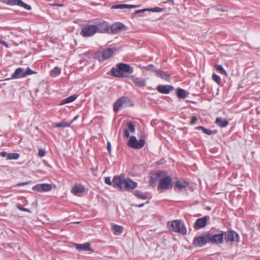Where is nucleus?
<instances>
[{
  "mask_svg": "<svg viewBox=\"0 0 260 260\" xmlns=\"http://www.w3.org/2000/svg\"><path fill=\"white\" fill-rule=\"evenodd\" d=\"M113 187L122 191H130L138 187V183L131 179H125L123 175H120L114 177Z\"/></svg>",
  "mask_w": 260,
  "mask_h": 260,
  "instance_id": "1",
  "label": "nucleus"
},
{
  "mask_svg": "<svg viewBox=\"0 0 260 260\" xmlns=\"http://www.w3.org/2000/svg\"><path fill=\"white\" fill-rule=\"evenodd\" d=\"M168 226L170 230L176 233L185 235L186 234L187 230L184 224L180 220H173L170 224L168 223Z\"/></svg>",
  "mask_w": 260,
  "mask_h": 260,
  "instance_id": "2",
  "label": "nucleus"
},
{
  "mask_svg": "<svg viewBox=\"0 0 260 260\" xmlns=\"http://www.w3.org/2000/svg\"><path fill=\"white\" fill-rule=\"evenodd\" d=\"M172 179L167 174L161 176L159 179V185L158 186V190H167L169 189L172 186Z\"/></svg>",
  "mask_w": 260,
  "mask_h": 260,
  "instance_id": "3",
  "label": "nucleus"
},
{
  "mask_svg": "<svg viewBox=\"0 0 260 260\" xmlns=\"http://www.w3.org/2000/svg\"><path fill=\"white\" fill-rule=\"evenodd\" d=\"M96 32L101 34L110 32V25L104 20L99 21L96 24H94Z\"/></svg>",
  "mask_w": 260,
  "mask_h": 260,
  "instance_id": "4",
  "label": "nucleus"
},
{
  "mask_svg": "<svg viewBox=\"0 0 260 260\" xmlns=\"http://www.w3.org/2000/svg\"><path fill=\"white\" fill-rule=\"evenodd\" d=\"M95 28L93 24L85 25L82 28L80 35L84 38L92 37L96 33Z\"/></svg>",
  "mask_w": 260,
  "mask_h": 260,
  "instance_id": "5",
  "label": "nucleus"
},
{
  "mask_svg": "<svg viewBox=\"0 0 260 260\" xmlns=\"http://www.w3.org/2000/svg\"><path fill=\"white\" fill-rule=\"evenodd\" d=\"M145 144V141L144 139H141L139 141H138L136 137L135 136H132L128 142V145L133 148L135 149H141Z\"/></svg>",
  "mask_w": 260,
  "mask_h": 260,
  "instance_id": "6",
  "label": "nucleus"
},
{
  "mask_svg": "<svg viewBox=\"0 0 260 260\" xmlns=\"http://www.w3.org/2000/svg\"><path fill=\"white\" fill-rule=\"evenodd\" d=\"M225 239L228 243L233 244L234 241L239 242L240 237L238 233L234 231H229L224 233Z\"/></svg>",
  "mask_w": 260,
  "mask_h": 260,
  "instance_id": "7",
  "label": "nucleus"
},
{
  "mask_svg": "<svg viewBox=\"0 0 260 260\" xmlns=\"http://www.w3.org/2000/svg\"><path fill=\"white\" fill-rule=\"evenodd\" d=\"M208 235L209 242L212 244H219L223 241L224 232L221 231L220 233L214 234L213 235Z\"/></svg>",
  "mask_w": 260,
  "mask_h": 260,
  "instance_id": "8",
  "label": "nucleus"
},
{
  "mask_svg": "<svg viewBox=\"0 0 260 260\" xmlns=\"http://www.w3.org/2000/svg\"><path fill=\"white\" fill-rule=\"evenodd\" d=\"M209 242L208 235L200 236L194 238L193 244L195 246L202 247Z\"/></svg>",
  "mask_w": 260,
  "mask_h": 260,
  "instance_id": "9",
  "label": "nucleus"
},
{
  "mask_svg": "<svg viewBox=\"0 0 260 260\" xmlns=\"http://www.w3.org/2000/svg\"><path fill=\"white\" fill-rule=\"evenodd\" d=\"M71 192L76 196L81 197L84 194L85 188L82 184H75L72 187Z\"/></svg>",
  "mask_w": 260,
  "mask_h": 260,
  "instance_id": "10",
  "label": "nucleus"
},
{
  "mask_svg": "<svg viewBox=\"0 0 260 260\" xmlns=\"http://www.w3.org/2000/svg\"><path fill=\"white\" fill-rule=\"evenodd\" d=\"M209 219V216H205L202 218L197 219L194 224V228L196 230L205 228L207 223V221Z\"/></svg>",
  "mask_w": 260,
  "mask_h": 260,
  "instance_id": "11",
  "label": "nucleus"
},
{
  "mask_svg": "<svg viewBox=\"0 0 260 260\" xmlns=\"http://www.w3.org/2000/svg\"><path fill=\"white\" fill-rule=\"evenodd\" d=\"M51 189V185L47 183L38 184L32 187L33 190L38 192L48 191Z\"/></svg>",
  "mask_w": 260,
  "mask_h": 260,
  "instance_id": "12",
  "label": "nucleus"
},
{
  "mask_svg": "<svg viewBox=\"0 0 260 260\" xmlns=\"http://www.w3.org/2000/svg\"><path fill=\"white\" fill-rule=\"evenodd\" d=\"M166 174V172L165 171H159L153 175H152L150 177V179L149 181L150 184L154 187L155 185V183L158 179H160L161 176H164Z\"/></svg>",
  "mask_w": 260,
  "mask_h": 260,
  "instance_id": "13",
  "label": "nucleus"
},
{
  "mask_svg": "<svg viewBox=\"0 0 260 260\" xmlns=\"http://www.w3.org/2000/svg\"><path fill=\"white\" fill-rule=\"evenodd\" d=\"M7 1L8 4L9 5H17L27 10H30L31 9V7L30 5L23 3L21 0H7Z\"/></svg>",
  "mask_w": 260,
  "mask_h": 260,
  "instance_id": "14",
  "label": "nucleus"
},
{
  "mask_svg": "<svg viewBox=\"0 0 260 260\" xmlns=\"http://www.w3.org/2000/svg\"><path fill=\"white\" fill-rule=\"evenodd\" d=\"M174 87L169 85H160L157 87V91L162 94H168L172 91Z\"/></svg>",
  "mask_w": 260,
  "mask_h": 260,
  "instance_id": "15",
  "label": "nucleus"
},
{
  "mask_svg": "<svg viewBox=\"0 0 260 260\" xmlns=\"http://www.w3.org/2000/svg\"><path fill=\"white\" fill-rule=\"evenodd\" d=\"M126 98L122 96L119 98L114 104L113 109L116 112H117L122 107L123 105L126 101Z\"/></svg>",
  "mask_w": 260,
  "mask_h": 260,
  "instance_id": "16",
  "label": "nucleus"
},
{
  "mask_svg": "<svg viewBox=\"0 0 260 260\" xmlns=\"http://www.w3.org/2000/svg\"><path fill=\"white\" fill-rule=\"evenodd\" d=\"M131 79H132V81H133V83L136 86H137L138 87H139L141 88H143L146 85V82L145 80H144L142 78L135 77V76H132L131 77Z\"/></svg>",
  "mask_w": 260,
  "mask_h": 260,
  "instance_id": "17",
  "label": "nucleus"
},
{
  "mask_svg": "<svg viewBox=\"0 0 260 260\" xmlns=\"http://www.w3.org/2000/svg\"><path fill=\"white\" fill-rule=\"evenodd\" d=\"M24 77V70L22 68H18L15 70L10 79H19Z\"/></svg>",
  "mask_w": 260,
  "mask_h": 260,
  "instance_id": "18",
  "label": "nucleus"
},
{
  "mask_svg": "<svg viewBox=\"0 0 260 260\" xmlns=\"http://www.w3.org/2000/svg\"><path fill=\"white\" fill-rule=\"evenodd\" d=\"M124 27V25L122 23L117 22L110 26V31L112 34H116L121 30Z\"/></svg>",
  "mask_w": 260,
  "mask_h": 260,
  "instance_id": "19",
  "label": "nucleus"
},
{
  "mask_svg": "<svg viewBox=\"0 0 260 260\" xmlns=\"http://www.w3.org/2000/svg\"><path fill=\"white\" fill-rule=\"evenodd\" d=\"M117 67L119 69L122 73L128 72L132 73L133 72V69L128 64L120 63L117 65Z\"/></svg>",
  "mask_w": 260,
  "mask_h": 260,
  "instance_id": "20",
  "label": "nucleus"
},
{
  "mask_svg": "<svg viewBox=\"0 0 260 260\" xmlns=\"http://www.w3.org/2000/svg\"><path fill=\"white\" fill-rule=\"evenodd\" d=\"M127 128L124 130V136L129 138L130 132L134 133L135 132V125L132 122H128L127 124Z\"/></svg>",
  "mask_w": 260,
  "mask_h": 260,
  "instance_id": "21",
  "label": "nucleus"
},
{
  "mask_svg": "<svg viewBox=\"0 0 260 260\" xmlns=\"http://www.w3.org/2000/svg\"><path fill=\"white\" fill-rule=\"evenodd\" d=\"M76 248L79 251H89L90 250V244L89 243H85L84 244H75Z\"/></svg>",
  "mask_w": 260,
  "mask_h": 260,
  "instance_id": "22",
  "label": "nucleus"
},
{
  "mask_svg": "<svg viewBox=\"0 0 260 260\" xmlns=\"http://www.w3.org/2000/svg\"><path fill=\"white\" fill-rule=\"evenodd\" d=\"M154 71L156 74V76L160 77L162 79L165 80L166 81L169 80L170 75L166 72L160 70H155Z\"/></svg>",
  "mask_w": 260,
  "mask_h": 260,
  "instance_id": "23",
  "label": "nucleus"
},
{
  "mask_svg": "<svg viewBox=\"0 0 260 260\" xmlns=\"http://www.w3.org/2000/svg\"><path fill=\"white\" fill-rule=\"evenodd\" d=\"M215 123L221 127H225L229 124V121L225 118L217 117L215 120Z\"/></svg>",
  "mask_w": 260,
  "mask_h": 260,
  "instance_id": "24",
  "label": "nucleus"
},
{
  "mask_svg": "<svg viewBox=\"0 0 260 260\" xmlns=\"http://www.w3.org/2000/svg\"><path fill=\"white\" fill-rule=\"evenodd\" d=\"M115 50L112 48H108L104 50L102 52V57L105 59L110 58L114 54Z\"/></svg>",
  "mask_w": 260,
  "mask_h": 260,
  "instance_id": "25",
  "label": "nucleus"
},
{
  "mask_svg": "<svg viewBox=\"0 0 260 260\" xmlns=\"http://www.w3.org/2000/svg\"><path fill=\"white\" fill-rule=\"evenodd\" d=\"M123 228L122 226L112 224V230L115 235H119L123 232Z\"/></svg>",
  "mask_w": 260,
  "mask_h": 260,
  "instance_id": "26",
  "label": "nucleus"
},
{
  "mask_svg": "<svg viewBox=\"0 0 260 260\" xmlns=\"http://www.w3.org/2000/svg\"><path fill=\"white\" fill-rule=\"evenodd\" d=\"M189 185V183L185 181L177 180L175 183V187L179 189L184 188Z\"/></svg>",
  "mask_w": 260,
  "mask_h": 260,
  "instance_id": "27",
  "label": "nucleus"
},
{
  "mask_svg": "<svg viewBox=\"0 0 260 260\" xmlns=\"http://www.w3.org/2000/svg\"><path fill=\"white\" fill-rule=\"evenodd\" d=\"M111 73L113 76L116 77H123L124 74L122 73L119 69L117 67L116 68H113L111 70Z\"/></svg>",
  "mask_w": 260,
  "mask_h": 260,
  "instance_id": "28",
  "label": "nucleus"
},
{
  "mask_svg": "<svg viewBox=\"0 0 260 260\" xmlns=\"http://www.w3.org/2000/svg\"><path fill=\"white\" fill-rule=\"evenodd\" d=\"M77 98V95H75V94L70 96L67 98L66 99L62 100L61 101L60 104L63 105L65 104L73 102L76 100Z\"/></svg>",
  "mask_w": 260,
  "mask_h": 260,
  "instance_id": "29",
  "label": "nucleus"
},
{
  "mask_svg": "<svg viewBox=\"0 0 260 260\" xmlns=\"http://www.w3.org/2000/svg\"><path fill=\"white\" fill-rule=\"evenodd\" d=\"M177 95L179 98L185 99L187 96L188 94L184 89L179 88L177 91Z\"/></svg>",
  "mask_w": 260,
  "mask_h": 260,
  "instance_id": "30",
  "label": "nucleus"
},
{
  "mask_svg": "<svg viewBox=\"0 0 260 260\" xmlns=\"http://www.w3.org/2000/svg\"><path fill=\"white\" fill-rule=\"evenodd\" d=\"M134 194L138 199L142 200H146L147 199V195L139 190L135 191Z\"/></svg>",
  "mask_w": 260,
  "mask_h": 260,
  "instance_id": "31",
  "label": "nucleus"
},
{
  "mask_svg": "<svg viewBox=\"0 0 260 260\" xmlns=\"http://www.w3.org/2000/svg\"><path fill=\"white\" fill-rule=\"evenodd\" d=\"M71 124V122H69L65 120H62L60 123H57L56 124H55L54 127L56 128H57V127L65 128V127H69Z\"/></svg>",
  "mask_w": 260,
  "mask_h": 260,
  "instance_id": "32",
  "label": "nucleus"
},
{
  "mask_svg": "<svg viewBox=\"0 0 260 260\" xmlns=\"http://www.w3.org/2000/svg\"><path fill=\"white\" fill-rule=\"evenodd\" d=\"M61 73V68L58 67H55L51 71V75L52 76L56 77L59 75Z\"/></svg>",
  "mask_w": 260,
  "mask_h": 260,
  "instance_id": "33",
  "label": "nucleus"
},
{
  "mask_svg": "<svg viewBox=\"0 0 260 260\" xmlns=\"http://www.w3.org/2000/svg\"><path fill=\"white\" fill-rule=\"evenodd\" d=\"M20 155L17 153H10L8 155L7 160H16L19 158Z\"/></svg>",
  "mask_w": 260,
  "mask_h": 260,
  "instance_id": "34",
  "label": "nucleus"
},
{
  "mask_svg": "<svg viewBox=\"0 0 260 260\" xmlns=\"http://www.w3.org/2000/svg\"><path fill=\"white\" fill-rule=\"evenodd\" d=\"M196 128L197 129H201L204 134L208 135H211L212 134V131L210 129L206 128L202 126H198Z\"/></svg>",
  "mask_w": 260,
  "mask_h": 260,
  "instance_id": "35",
  "label": "nucleus"
},
{
  "mask_svg": "<svg viewBox=\"0 0 260 260\" xmlns=\"http://www.w3.org/2000/svg\"><path fill=\"white\" fill-rule=\"evenodd\" d=\"M127 4H119V5H115L112 7V9H127Z\"/></svg>",
  "mask_w": 260,
  "mask_h": 260,
  "instance_id": "36",
  "label": "nucleus"
},
{
  "mask_svg": "<svg viewBox=\"0 0 260 260\" xmlns=\"http://www.w3.org/2000/svg\"><path fill=\"white\" fill-rule=\"evenodd\" d=\"M215 69L219 71L221 74H226V72L225 70L223 69L222 66L220 64H217L215 66Z\"/></svg>",
  "mask_w": 260,
  "mask_h": 260,
  "instance_id": "37",
  "label": "nucleus"
},
{
  "mask_svg": "<svg viewBox=\"0 0 260 260\" xmlns=\"http://www.w3.org/2000/svg\"><path fill=\"white\" fill-rule=\"evenodd\" d=\"M36 72H34L31 70L29 68H27L26 70H24V76L25 77H27L28 75H32Z\"/></svg>",
  "mask_w": 260,
  "mask_h": 260,
  "instance_id": "38",
  "label": "nucleus"
},
{
  "mask_svg": "<svg viewBox=\"0 0 260 260\" xmlns=\"http://www.w3.org/2000/svg\"><path fill=\"white\" fill-rule=\"evenodd\" d=\"M212 79L218 84H219L221 81L220 77L215 74H213Z\"/></svg>",
  "mask_w": 260,
  "mask_h": 260,
  "instance_id": "39",
  "label": "nucleus"
},
{
  "mask_svg": "<svg viewBox=\"0 0 260 260\" xmlns=\"http://www.w3.org/2000/svg\"><path fill=\"white\" fill-rule=\"evenodd\" d=\"M163 11L162 9L159 7H155L153 8L148 9V11L152 12H161Z\"/></svg>",
  "mask_w": 260,
  "mask_h": 260,
  "instance_id": "40",
  "label": "nucleus"
},
{
  "mask_svg": "<svg viewBox=\"0 0 260 260\" xmlns=\"http://www.w3.org/2000/svg\"><path fill=\"white\" fill-rule=\"evenodd\" d=\"M105 182L107 184H108V185H112L113 186V185H114V178H113L112 181H111L110 177H106L105 179Z\"/></svg>",
  "mask_w": 260,
  "mask_h": 260,
  "instance_id": "41",
  "label": "nucleus"
},
{
  "mask_svg": "<svg viewBox=\"0 0 260 260\" xmlns=\"http://www.w3.org/2000/svg\"><path fill=\"white\" fill-rule=\"evenodd\" d=\"M17 209H18L20 211H24V212H28L29 213H31V211L29 209H27V208H25L23 207L20 205H17Z\"/></svg>",
  "mask_w": 260,
  "mask_h": 260,
  "instance_id": "42",
  "label": "nucleus"
},
{
  "mask_svg": "<svg viewBox=\"0 0 260 260\" xmlns=\"http://www.w3.org/2000/svg\"><path fill=\"white\" fill-rule=\"evenodd\" d=\"M46 153L45 150L42 149L40 148L39 149L38 155L40 157H42L45 156Z\"/></svg>",
  "mask_w": 260,
  "mask_h": 260,
  "instance_id": "43",
  "label": "nucleus"
},
{
  "mask_svg": "<svg viewBox=\"0 0 260 260\" xmlns=\"http://www.w3.org/2000/svg\"><path fill=\"white\" fill-rule=\"evenodd\" d=\"M154 66L153 64H149L146 67H144V69L147 71H152L154 70Z\"/></svg>",
  "mask_w": 260,
  "mask_h": 260,
  "instance_id": "44",
  "label": "nucleus"
},
{
  "mask_svg": "<svg viewBox=\"0 0 260 260\" xmlns=\"http://www.w3.org/2000/svg\"><path fill=\"white\" fill-rule=\"evenodd\" d=\"M147 11H148V9H141V10L136 11L135 12V14H138L140 13H144L145 12H147Z\"/></svg>",
  "mask_w": 260,
  "mask_h": 260,
  "instance_id": "45",
  "label": "nucleus"
},
{
  "mask_svg": "<svg viewBox=\"0 0 260 260\" xmlns=\"http://www.w3.org/2000/svg\"><path fill=\"white\" fill-rule=\"evenodd\" d=\"M9 153H8L7 152H5V151H2V152H0V156L1 157H7V159L8 158V155Z\"/></svg>",
  "mask_w": 260,
  "mask_h": 260,
  "instance_id": "46",
  "label": "nucleus"
},
{
  "mask_svg": "<svg viewBox=\"0 0 260 260\" xmlns=\"http://www.w3.org/2000/svg\"><path fill=\"white\" fill-rule=\"evenodd\" d=\"M0 44L3 45L5 47L7 48L9 47V46L8 44V43L4 40H0Z\"/></svg>",
  "mask_w": 260,
  "mask_h": 260,
  "instance_id": "47",
  "label": "nucleus"
},
{
  "mask_svg": "<svg viewBox=\"0 0 260 260\" xmlns=\"http://www.w3.org/2000/svg\"><path fill=\"white\" fill-rule=\"evenodd\" d=\"M198 119L197 118V117L196 116H193L191 118V124H194L196 123Z\"/></svg>",
  "mask_w": 260,
  "mask_h": 260,
  "instance_id": "48",
  "label": "nucleus"
},
{
  "mask_svg": "<svg viewBox=\"0 0 260 260\" xmlns=\"http://www.w3.org/2000/svg\"><path fill=\"white\" fill-rule=\"evenodd\" d=\"M139 7V5H127V9H133Z\"/></svg>",
  "mask_w": 260,
  "mask_h": 260,
  "instance_id": "49",
  "label": "nucleus"
},
{
  "mask_svg": "<svg viewBox=\"0 0 260 260\" xmlns=\"http://www.w3.org/2000/svg\"><path fill=\"white\" fill-rule=\"evenodd\" d=\"M50 5L52 6H58V7H64V5L62 4H56V3H53V4H51Z\"/></svg>",
  "mask_w": 260,
  "mask_h": 260,
  "instance_id": "50",
  "label": "nucleus"
},
{
  "mask_svg": "<svg viewBox=\"0 0 260 260\" xmlns=\"http://www.w3.org/2000/svg\"><path fill=\"white\" fill-rule=\"evenodd\" d=\"M107 149H108V152L110 153L111 152V146L110 142H108V143H107Z\"/></svg>",
  "mask_w": 260,
  "mask_h": 260,
  "instance_id": "51",
  "label": "nucleus"
},
{
  "mask_svg": "<svg viewBox=\"0 0 260 260\" xmlns=\"http://www.w3.org/2000/svg\"><path fill=\"white\" fill-rule=\"evenodd\" d=\"M27 184H28V182H23L18 183L17 186H24Z\"/></svg>",
  "mask_w": 260,
  "mask_h": 260,
  "instance_id": "52",
  "label": "nucleus"
},
{
  "mask_svg": "<svg viewBox=\"0 0 260 260\" xmlns=\"http://www.w3.org/2000/svg\"><path fill=\"white\" fill-rule=\"evenodd\" d=\"M78 117H79V116H78V115L76 116L73 118V119L72 120V121L71 122V123H72L73 122H74V121H76L77 119H78Z\"/></svg>",
  "mask_w": 260,
  "mask_h": 260,
  "instance_id": "53",
  "label": "nucleus"
},
{
  "mask_svg": "<svg viewBox=\"0 0 260 260\" xmlns=\"http://www.w3.org/2000/svg\"><path fill=\"white\" fill-rule=\"evenodd\" d=\"M144 205V204H141L139 205H136V206L138 207L139 208H141V207H143Z\"/></svg>",
  "mask_w": 260,
  "mask_h": 260,
  "instance_id": "54",
  "label": "nucleus"
},
{
  "mask_svg": "<svg viewBox=\"0 0 260 260\" xmlns=\"http://www.w3.org/2000/svg\"><path fill=\"white\" fill-rule=\"evenodd\" d=\"M169 2H171L172 4L174 3V1L173 0H168Z\"/></svg>",
  "mask_w": 260,
  "mask_h": 260,
  "instance_id": "55",
  "label": "nucleus"
},
{
  "mask_svg": "<svg viewBox=\"0 0 260 260\" xmlns=\"http://www.w3.org/2000/svg\"><path fill=\"white\" fill-rule=\"evenodd\" d=\"M0 1L4 2V1H5V0H0Z\"/></svg>",
  "mask_w": 260,
  "mask_h": 260,
  "instance_id": "56",
  "label": "nucleus"
}]
</instances>
